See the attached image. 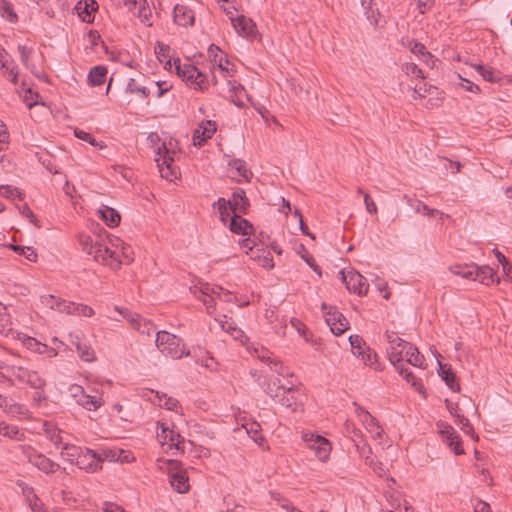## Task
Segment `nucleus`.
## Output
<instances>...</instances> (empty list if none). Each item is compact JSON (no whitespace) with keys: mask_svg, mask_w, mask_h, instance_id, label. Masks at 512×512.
Listing matches in <instances>:
<instances>
[{"mask_svg":"<svg viewBox=\"0 0 512 512\" xmlns=\"http://www.w3.org/2000/svg\"><path fill=\"white\" fill-rule=\"evenodd\" d=\"M156 397L159 399V405L167 410H175L179 404L177 399L166 397L165 394L160 396L159 392L156 393Z\"/></svg>","mask_w":512,"mask_h":512,"instance_id":"13d9d810","label":"nucleus"},{"mask_svg":"<svg viewBox=\"0 0 512 512\" xmlns=\"http://www.w3.org/2000/svg\"><path fill=\"white\" fill-rule=\"evenodd\" d=\"M216 130L217 125L214 121H203L194 131L193 144L195 146H202L208 139L212 138Z\"/></svg>","mask_w":512,"mask_h":512,"instance_id":"dca6fc26","label":"nucleus"},{"mask_svg":"<svg viewBox=\"0 0 512 512\" xmlns=\"http://www.w3.org/2000/svg\"><path fill=\"white\" fill-rule=\"evenodd\" d=\"M201 294L204 297L208 298H221L224 293V289L220 286H211L209 284H205L200 289Z\"/></svg>","mask_w":512,"mask_h":512,"instance_id":"09e8293b","label":"nucleus"},{"mask_svg":"<svg viewBox=\"0 0 512 512\" xmlns=\"http://www.w3.org/2000/svg\"><path fill=\"white\" fill-rule=\"evenodd\" d=\"M227 202H229V208L233 214H237V212L247 214L249 210L250 203L242 188H237Z\"/></svg>","mask_w":512,"mask_h":512,"instance_id":"a211bd4d","label":"nucleus"},{"mask_svg":"<svg viewBox=\"0 0 512 512\" xmlns=\"http://www.w3.org/2000/svg\"><path fill=\"white\" fill-rule=\"evenodd\" d=\"M247 433L251 435L252 439L258 443L261 444L262 441H264V438L260 434V425L256 422H253L250 424V428L246 427Z\"/></svg>","mask_w":512,"mask_h":512,"instance_id":"338daca9","label":"nucleus"},{"mask_svg":"<svg viewBox=\"0 0 512 512\" xmlns=\"http://www.w3.org/2000/svg\"><path fill=\"white\" fill-rule=\"evenodd\" d=\"M229 229L235 234L250 235L254 228L253 225L238 214H233L230 218Z\"/></svg>","mask_w":512,"mask_h":512,"instance_id":"412c9836","label":"nucleus"},{"mask_svg":"<svg viewBox=\"0 0 512 512\" xmlns=\"http://www.w3.org/2000/svg\"><path fill=\"white\" fill-rule=\"evenodd\" d=\"M416 213H422L430 217L435 216V213H439V210L430 208L428 205L420 200H416L414 207H412Z\"/></svg>","mask_w":512,"mask_h":512,"instance_id":"e2e57ef3","label":"nucleus"},{"mask_svg":"<svg viewBox=\"0 0 512 512\" xmlns=\"http://www.w3.org/2000/svg\"><path fill=\"white\" fill-rule=\"evenodd\" d=\"M362 424L366 430L372 435L374 439H381L383 436V429L380 427L377 419L370 413H363Z\"/></svg>","mask_w":512,"mask_h":512,"instance_id":"c85d7f7f","label":"nucleus"},{"mask_svg":"<svg viewBox=\"0 0 512 512\" xmlns=\"http://www.w3.org/2000/svg\"><path fill=\"white\" fill-rule=\"evenodd\" d=\"M80 469L93 473L101 468L99 465L98 453L92 449L85 448L81 457L75 463Z\"/></svg>","mask_w":512,"mask_h":512,"instance_id":"2eb2a0df","label":"nucleus"},{"mask_svg":"<svg viewBox=\"0 0 512 512\" xmlns=\"http://www.w3.org/2000/svg\"><path fill=\"white\" fill-rule=\"evenodd\" d=\"M410 50L413 54L420 56L422 60L425 61L426 63H428L429 60H431L432 62L434 61L431 53L426 51L424 44L420 42L412 41L410 43Z\"/></svg>","mask_w":512,"mask_h":512,"instance_id":"a19ab883","label":"nucleus"},{"mask_svg":"<svg viewBox=\"0 0 512 512\" xmlns=\"http://www.w3.org/2000/svg\"><path fill=\"white\" fill-rule=\"evenodd\" d=\"M159 437L164 441L169 442L170 446H174L176 449H180V444L184 441L178 432L170 430L163 424L161 426V433L159 434Z\"/></svg>","mask_w":512,"mask_h":512,"instance_id":"473e14b6","label":"nucleus"},{"mask_svg":"<svg viewBox=\"0 0 512 512\" xmlns=\"http://www.w3.org/2000/svg\"><path fill=\"white\" fill-rule=\"evenodd\" d=\"M98 7V3L95 0H80L76 4L75 9L82 21L92 23L94 21V13Z\"/></svg>","mask_w":512,"mask_h":512,"instance_id":"6ab92c4d","label":"nucleus"},{"mask_svg":"<svg viewBox=\"0 0 512 512\" xmlns=\"http://www.w3.org/2000/svg\"><path fill=\"white\" fill-rule=\"evenodd\" d=\"M475 281H479L482 284L490 285L495 282L494 271L489 266H478L475 274ZM499 283V279L496 280Z\"/></svg>","mask_w":512,"mask_h":512,"instance_id":"72a5a7b5","label":"nucleus"},{"mask_svg":"<svg viewBox=\"0 0 512 512\" xmlns=\"http://www.w3.org/2000/svg\"><path fill=\"white\" fill-rule=\"evenodd\" d=\"M137 322L139 323V325H137L138 328L133 329L143 335L150 336L151 333L155 330L154 324L149 320L143 319L141 316L138 318Z\"/></svg>","mask_w":512,"mask_h":512,"instance_id":"5fc2aeb1","label":"nucleus"},{"mask_svg":"<svg viewBox=\"0 0 512 512\" xmlns=\"http://www.w3.org/2000/svg\"><path fill=\"white\" fill-rule=\"evenodd\" d=\"M0 15L10 23H16L18 16L14 11L13 5L8 0H0Z\"/></svg>","mask_w":512,"mask_h":512,"instance_id":"c9c22d12","label":"nucleus"},{"mask_svg":"<svg viewBox=\"0 0 512 512\" xmlns=\"http://www.w3.org/2000/svg\"><path fill=\"white\" fill-rule=\"evenodd\" d=\"M102 405L103 400L101 399V397L92 396L89 394H86L85 398L83 399V402H81L80 404V406H82L84 409L88 411H96Z\"/></svg>","mask_w":512,"mask_h":512,"instance_id":"a18cd8bd","label":"nucleus"},{"mask_svg":"<svg viewBox=\"0 0 512 512\" xmlns=\"http://www.w3.org/2000/svg\"><path fill=\"white\" fill-rule=\"evenodd\" d=\"M351 350L354 355L360 357L364 364L373 367L375 370H381L377 363V355L369 347L366 346L363 338L359 335H351L349 337Z\"/></svg>","mask_w":512,"mask_h":512,"instance_id":"39448f33","label":"nucleus"},{"mask_svg":"<svg viewBox=\"0 0 512 512\" xmlns=\"http://www.w3.org/2000/svg\"><path fill=\"white\" fill-rule=\"evenodd\" d=\"M439 376L445 382V384L453 391L459 392L460 386L456 382V374L452 370L451 366L448 364H442L439 362Z\"/></svg>","mask_w":512,"mask_h":512,"instance_id":"b1692460","label":"nucleus"},{"mask_svg":"<svg viewBox=\"0 0 512 512\" xmlns=\"http://www.w3.org/2000/svg\"><path fill=\"white\" fill-rule=\"evenodd\" d=\"M76 349H77L79 357L83 361L92 362L96 359L94 350L88 344L82 343V342H77Z\"/></svg>","mask_w":512,"mask_h":512,"instance_id":"ea45409f","label":"nucleus"},{"mask_svg":"<svg viewBox=\"0 0 512 512\" xmlns=\"http://www.w3.org/2000/svg\"><path fill=\"white\" fill-rule=\"evenodd\" d=\"M261 360L267 363L270 369L280 376H288L289 373L285 371L283 364L273 361L270 356H261Z\"/></svg>","mask_w":512,"mask_h":512,"instance_id":"6e6d98bb","label":"nucleus"},{"mask_svg":"<svg viewBox=\"0 0 512 512\" xmlns=\"http://www.w3.org/2000/svg\"><path fill=\"white\" fill-rule=\"evenodd\" d=\"M12 374L19 382L27 384L33 389L44 388L46 385V381L37 371L22 366L13 367Z\"/></svg>","mask_w":512,"mask_h":512,"instance_id":"9d476101","label":"nucleus"},{"mask_svg":"<svg viewBox=\"0 0 512 512\" xmlns=\"http://www.w3.org/2000/svg\"><path fill=\"white\" fill-rule=\"evenodd\" d=\"M114 310L116 312H118L122 316V318L127 320L132 328H138L137 325H139V323L137 322V320L140 317L139 314L134 313V312H132V311L126 309V308H122V307H119V306H115Z\"/></svg>","mask_w":512,"mask_h":512,"instance_id":"49530a36","label":"nucleus"},{"mask_svg":"<svg viewBox=\"0 0 512 512\" xmlns=\"http://www.w3.org/2000/svg\"><path fill=\"white\" fill-rule=\"evenodd\" d=\"M230 85V100L238 107L245 106V100L249 101V95L247 94L245 88L236 81H229Z\"/></svg>","mask_w":512,"mask_h":512,"instance_id":"4be33fe9","label":"nucleus"},{"mask_svg":"<svg viewBox=\"0 0 512 512\" xmlns=\"http://www.w3.org/2000/svg\"><path fill=\"white\" fill-rule=\"evenodd\" d=\"M101 219L105 224L111 228L117 227L120 223L121 217L117 210L104 206L99 210Z\"/></svg>","mask_w":512,"mask_h":512,"instance_id":"c756f323","label":"nucleus"},{"mask_svg":"<svg viewBox=\"0 0 512 512\" xmlns=\"http://www.w3.org/2000/svg\"><path fill=\"white\" fill-rule=\"evenodd\" d=\"M10 248L19 255H23L27 260L35 262L37 259V253L32 247H24L19 245H10Z\"/></svg>","mask_w":512,"mask_h":512,"instance_id":"de8ad7c7","label":"nucleus"},{"mask_svg":"<svg viewBox=\"0 0 512 512\" xmlns=\"http://www.w3.org/2000/svg\"><path fill=\"white\" fill-rule=\"evenodd\" d=\"M84 449L85 448L66 442L60 448L61 456L69 463L75 464L76 461L81 457Z\"/></svg>","mask_w":512,"mask_h":512,"instance_id":"cd10ccee","label":"nucleus"},{"mask_svg":"<svg viewBox=\"0 0 512 512\" xmlns=\"http://www.w3.org/2000/svg\"><path fill=\"white\" fill-rule=\"evenodd\" d=\"M174 22L180 26H189L194 24V13L186 5L177 4L173 10Z\"/></svg>","mask_w":512,"mask_h":512,"instance_id":"aec40b11","label":"nucleus"},{"mask_svg":"<svg viewBox=\"0 0 512 512\" xmlns=\"http://www.w3.org/2000/svg\"><path fill=\"white\" fill-rule=\"evenodd\" d=\"M451 273L458 275L462 278L475 281V274L477 271V264H455L449 267Z\"/></svg>","mask_w":512,"mask_h":512,"instance_id":"a878e982","label":"nucleus"},{"mask_svg":"<svg viewBox=\"0 0 512 512\" xmlns=\"http://www.w3.org/2000/svg\"><path fill=\"white\" fill-rule=\"evenodd\" d=\"M170 47L168 45H165L161 42H157L155 46V53L157 55V58L161 62H165L166 65H169L171 67V58H170Z\"/></svg>","mask_w":512,"mask_h":512,"instance_id":"79ce46f5","label":"nucleus"},{"mask_svg":"<svg viewBox=\"0 0 512 512\" xmlns=\"http://www.w3.org/2000/svg\"><path fill=\"white\" fill-rule=\"evenodd\" d=\"M405 348L411 350L412 344L401 339L399 336L393 340V343L389 344L388 358L393 366H396V363H401L404 361L403 352Z\"/></svg>","mask_w":512,"mask_h":512,"instance_id":"f3484780","label":"nucleus"},{"mask_svg":"<svg viewBox=\"0 0 512 512\" xmlns=\"http://www.w3.org/2000/svg\"><path fill=\"white\" fill-rule=\"evenodd\" d=\"M107 68L105 66H95L88 74V83L91 86H99L106 80Z\"/></svg>","mask_w":512,"mask_h":512,"instance_id":"2f4dec72","label":"nucleus"},{"mask_svg":"<svg viewBox=\"0 0 512 512\" xmlns=\"http://www.w3.org/2000/svg\"><path fill=\"white\" fill-rule=\"evenodd\" d=\"M126 92L130 94H140L143 98H147L150 94V91L146 87L138 85L135 79L128 81Z\"/></svg>","mask_w":512,"mask_h":512,"instance_id":"8fccbe9b","label":"nucleus"},{"mask_svg":"<svg viewBox=\"0 0 512 512\" xmlns=\"http://www.w3.org/2000/svg\"><path fill=\"white\" fill-rule=\"evenodd\" d=\"M302 439L306 444V447L314 452L315 457L325 462L328 460L331 452V445L329 441L321 436L313 433H303Z\"/></svg>","mask_w":512,"mask_h":512,"instance_id":"20e7f679","label":"nucleus"},{"mask_svg":"<svg viewBox=\"0 0 512 512\" xmlns=\"http://www.w3.org/2000/svg\"><path fill=\"white\" fill-rule=\"evenodd\" d=\"M227 164L235 177H241L245 181H249L252 177V172L247 168L246 162L244 160L230 159Z\"/></svg>","mask_w":512,"mask_h":512,"instance_id":"bb28decb","label":"nucleus"},{"mask_svg":"<svg viewBox=\"0 0 512 512\" xmlns=\"http://www.w3.org/2000/svg\"><path fill=\"white\" fill-rule=\"evenodd\" d=\"M186 74L183 80L186 83L192 85L195 89L200 91H204L209 86V80L207 75L203 72L199 71V69L192 64H185Z\"/></svg>","mask_w":512,"mask_h":512,"instance_id":"f8f14e48","label":"nucleus"},{"mask_svg":"<svg viewBox=\"0 0 512 512\" xmlns=\"http://www.w3.org/2000/svg\"><path fill=\"white\" fill-rule=\"evenodd\" d=\"M40 301L41 303L50 308V309H53V310H57L58 311V304L59 302L61 301L60 298H57L55 297L54 295H51V294H47V295H42L40 297Z\"/></svg>","mask_w":512,"mask_h":512,"instance_id":"69168bd1","label":"nucleus"},{"mask_svg":"<svg viewBox=\"0 0 512 512\" xmlns=\"http://www.w3.org/2000/svg\"><path fill=\"white\" fill-rule=\"evenodd\" d=\"M261 386L274 402L290 409L292 412L302 410L305 396L300 386L293 384L287 386L278 378L266 380Z\"/></svg>","mask_w":512,"mask_h":512,"instance_id":"f257e3e1","label":"nucleus"},{"mask_svg":"<svg viewBox=\"0 0 512 512\" xmlns=\"http://www.w3.org/2000/svg\"><path fill=\"white\" fill-rule=\"evenodd\" d=\"M155 344L163 355L172 359H180L183 356L190 355V351L185 350L182 340L167 331L157 332Z\"/></svg>","mask_w":512,"mask_h":512,"instance_id":"f03ea898","label":"nucleus"},{"mask_svg":"<svg viewBox=\"0 0 512 512\" xmlns=\"http://www.w3.org/2000/svg\"><path fill=\"white\" fill-rule=\"evenodd\" d=\"M404 360L408 362L409 364L415 366V367H422L424 362L423 355L420 354L418 349L412 345V349L405 348L404 352Z\"/></svg>","mask_w":512,"mask_h":512,"instance_id":"f704fd0d","label":"nucleus"},{"mask_svg":"<svg viewBox=\"0 0 512 512\" xmlns=\"http://www.w3.org/2000/svg\"><path fill=\"white\" fill-rule=\"evenodd\" d=\"M75 136L78 138V139H81L83 141H86L88 143H90L91 145L93 146H98L100 149H103L106 147V145L104 143H101L99 144L96 139L92 136V134L88 133V132H85L83 130H78L76 129L75 130Z\"/></svg>","mask_w":512,"mask_h":512,"instance_id":"0e129e2a","label":"nucleus"},{"mask_svg":"<svg viewBox=\"0 0 512 512\" xmlns=\"http://www.w3.org/2000/svg\"><path fill=\"white\" fill-rule=\"evenodd\" d=\"M1 68L5 69V72L8 74L10 81L13 84H16L18 80V70L17 67L14 65L13 60L1 61Z\"/></svg>","mask_w":512,"mask_h":512,"instance_id":"3c124183","label":"nucleus"},{"mask_svg":"<svg viewBox=\"0 0 512 512\" xmlns=\"http://www.w3.org/2000/svg\"><path fill=\"white\" fill-rule=\"evenodd\" d=\"M27 499L29 500L30 508L33 512H47L43 504L39 501L38 497L34 493L33 488L29 489Z\"/></svg>","mask_w":512,"mask_h":512,"instance_id":"4d7b16f0","label":"nucleus"},{"mask_svg":"<svg viewBox=\"0 0 512 512\" xmlns=\"http://www.w3.org/2000/svg\"><path fill=\"white\" fill-rule=\"evenodd\" d=\"M170 472H169V483L171 487L178 493H186L189 491V477L187 472L181 468V463L176 460H171Z\"/></svg>","mask_w":512,"mask_h":512,"instance_id":"6e6552de","label":"nucleus"},{"mask_svg":"<svg viewBox=\"0 0 512 512\" xmlns=\"http://www.w3.org/2000/svg\"><path fill=\"white\" fill-rule=\"evenodd\" d=\"M124 453L123 450H112V449H105L101 453H98L99 458V464L103 461H128L127 457L125 459H121L120 455Z\"/></svg>","mask_w":512,"mask_h":512,"instance_id":"37998d69","label":"nucleus"},{"mask_svg":"<svg viewBox=\"0 0 512 512\" xmlns=\"http://www.w3.org/2000/svg\"><path fill=\"white\" fill-rule=\"evenodd\" d=\"M69 393L70 396L76 401L78 405H80L81 402H83V399L86 396L84 388L77 384H73L69 387Z\"/></svg>","mask_w":512,"mask_h":512,"instance_id":"052dcab7","label":"nucleus"},{"mask_svg":"<svg viewBox=\"0 0 512 512\" xmlns=\"http://www.w3.org/2000/svg\"><path fill=\"white\" fill-rule=\"evenodd\" d=\"M43 431L47 439H49L55 448L60 449L61 446L66 443L62 436V431L55 425L45 422L43 424Z\"/></svg>","mask_w":512,"mask_h":512,"instance_id":"393cba45","label":"nucleus"},{"mask_svg":"<svg viewBox=\"0 0 512 512\" xmlns=\"http://www.w3.org/2000/svg\"><path fill=\"white\" fill-rule=\"evenodd\" d=\"M476 70L483 77V79L488 82H497L500 79L498 76L495 75L494 70L490 67L477 65Z\"/></svg>","mask_w":512,"mask_h":512,"instance_id":"864d4df0","label":"nucleus"},{"mask_svg":"<svg viewBox=\"0 0 512 512\" xmlns=\"http://www.w3.org/2000/svg\"><path fill=\"white\" fill-rule=\"evenodd\" d=\"M361 6L363 7L366 18L370 24L377 26L380 13L374 0H361Z\"/></svg>","mask_w":512,"mask_h":512,"instance_id":"7c9ffc66","label":"nucleus"},{"mask_svg":"<svg viewBox=\"0 0 512 512\" xmlns=\"http://www.w3.org/2000/svg\"><path fill=\"white\" fill-rule=\"evenodd\" d=\"M341 279L346 288L359 296L365 295L368 291L369 284L367 279L355 270H350L345 273L344 270L340 271Z\"/></svg>","mask_w":512,"mask_h":512,"instance_id":"1a4fd4ad","label":"nucleus"},{"mask_svg":"<svg viewBox=\"0 0 512 512\" xmlns=\"http://www.w3.org/2000/svg\"><path fill=\"white\" fill-rule=\"evenodd\" d=\"M0 434L17 441H23L25 439L24 432L20 431L17 426L7 424L6 422L2 425Z\"/></svg>","mask_w":512,"mask_h":512,"instance_id":"4c0bfd02","label":"nucleus"},{"mask_svg":"<svg viewBox=\"0 0 512 512\" xmlns=\"http://www.w3.org/2000/svg\"><path fill=\"white\" fill-rule=\"evenodd\" d=\"M0 195L9 199H13L15 196H18L21 199V192L17 188L9 185L0 186Z\"/></svg>","mask_w":512,"mask_h":512,"instance_id":"774afa93","label":"nucleus"},{"mask_svg":"<svg viewBox=\"0 0 512 512\" xmlns=\"http://www.w3.org/2000/svg\"><path fill=\"white\" fill-rule=\"evenodd\" d=\"M402 70L407 75H413L416 78H420V79H424L425 78V75H424L423 71L415 63H412V62L411 63L410 62L404 63L402 65Z\"/></svg>","mask_w":512,"mask_h":512,"instance_id":"bf43d9fd","label":"nucleus"},{"mask_svg":"<svg viewBox=\"0 0 512 512\" xmlns=\"http://www.w3.org/2000/svg\"><path fill=\"white\" fill-rule=\"evenodd\" d=\"M81 245L84 252L91 255L95 261L111 265L110 260L115 258V252L107 245L101 243L98 237L83 236Z\"/></svg>","mask_w":512,"mask_h":512,"instance_id":"7ed1b4c3","label":"nucleus"},{"mask_svg":"<svg viewBox=\"0 0 512 512\" xmlns=\"http://www.w3.org/2000/svg\"><path fill=\"white\" fill-rule=\"evenodd\" d=\"M18 51H19V54H20V60L23 63V65L26 68L31 69L34 65H31L29 60H30V57L32 56V54L34 52L33 48L27 47L25 45H19L18 46Z\"/></svg>","mask_w":512,"mask_h":512,"instance_id":"603ef678","label":"nucleus"},{"mask_svg":"<svg viewBox=\"0 0 512 512\" xmlns=\"http://www.w3.org/2000/svg\"><path fill=\"white\" fill-rule=\"evenodd\" d=\"M230 21L236 32L242 37H254L257 33L255 23L244 15L230 17Z\"/></svg>","mask_w":512,"mask_h":512,"instance_id":"4468645a","label":"nucleus"},{"mask_svg":"<svg viewBox=\"0 0 512 512\" xmlns=\"http://www.w3.org/2000/svg\"><path fill=\"white\" fill-rule=\"evenodd\" d=\"M327 325L335 335H341L349 328L348 320L335 306L323 303L321 306Z\"/></svg>","mask_w":512,"mask_h":512,"instance_id":"423d86ee","label":"nucleus"},{"mask_svg":"<svg viewBox=\"0 0 512 512\" xmlns=\"http://www.w3.org/2000/svg\"><path fill=\"white\" fill-rule=\"evenodd\" d=\"M32 465L37 467L40 471L45 474H54L60 468V465L45 455L39 453L38 456L32 458Z\"/></svg>","mask_w":512,"mask_h":512,"instance_id":"5701e85b","label":"nucleus"},{"mask_svg":"<svg viewBox=\"0 0 512 512\" xmlns=\"http://www.w3.org/2000/svg\"><path fill=\"white\" fill-rule=\"evenodd\" d=\"M456 422L457 425L460 426L461 430L467 434L473 437L474 435V429L472 425L470 424L469 420L462 414H456Z\"/></svg>","mask_w":512,"mask_h":512,"instance_id":"680f3d73","label":"nucleus"},{"mask_svg":"<svg viewBox=\"0 0 512 512\" xmlns=\"http://www.w3.org/2000/svg\"><path fill=\"white\" fill-rule=\"evenodd\" d=\"M440 428L439 433L442 437V441L454 452L455 455H461L464 453L462 448L461 437L457 434L455 429L446 423H438Z\"/></svg>","mask_w":512,"mask_h":512,"instance_id":"9b49d317","label":"nucleus"},{"mask_svg":"<svg viewBox=\"0 0 512 512\" xmlns=\"http://www.w3.org/2000/svg\"><path fill=\"white\" fill-rule=\"evenodd\" d=\"M158 154L159 157L156 159V163L161 177L168 181L177 179L179 171L173 165L174 158L171 155L170 150L166 147L165 143H163L162 146L158 148Z\"/></svg>","mask_w":512,"mask_h":512,"instance_id":"0eeeda50","label":"nucleus"},{"mask_svg":"<svg viewBox=\"0 0 512 512\" xmlns=\"http://www.w3.org/2000/svg\"><path fill=\"white\" fill-rule=\"evenodd\" d=\"M396 370L399 372V374L408 382L411 383L412 386H414L417 390L420 391L421 388H423L422 384L418 382L416 377L413 375L411 371L408 370V368L405 367L403 362L396 363V366H394Z\"/></svg>","mask_w":512,"mask_h":512,"instance_id":"e433bc0d","label":"nucleus"},{"mask_svg":"<svg viewBox=\"0 0 512 512\" xmlns=\"http://www.w3.org/2000/svg\"><path fill=\"white\" fill-rule=\"evenodd\" d=\"M124 4L144 25L152 26V12L146 0H124Z\"/></svg>","mask_w":512,"mask_h":512,"instance_id":"ddd939ff","label":"nucleus"},{"mask_svg":"<svg viewBox=\"0 0 512 512\" xmlns=\"http://www.w3.org/2000/svg\"><path fill=\"white\" fill-rule=\"evenodd\" d=\"M213 207L217 208L221 222L225 224L228 220L230 221L229 202L225 198H219L213 203Z\"/></svg>","mask_w":512,"mask_h":512,"instance_id":"58836bf2","label":"nucleus"},{"mask_svg":"<svg viewBox=\"0 0 512 512\" xmlns=\"http://www.w3.org/2000/svg\"><path fill=\"white\" fill-rule=\"evenodd\" d=\"M357 437L358 438H353V443L357 448L358 452L360 453V455L364 457L366 461H368L369 455L372 453L371 448L363 439L362 433H358Z\"/></svg>","mask_w":512,"mask_h":512,"instance_id":"c03bdc74","label":"nucleus"}]
</instances>
